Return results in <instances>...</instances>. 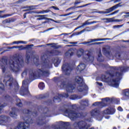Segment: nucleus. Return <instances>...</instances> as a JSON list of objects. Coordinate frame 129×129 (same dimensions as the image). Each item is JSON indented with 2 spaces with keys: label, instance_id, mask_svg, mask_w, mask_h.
Wrapping results in <instances>:
<instances>
[{
  "label": "nucleus",
  "instance_id": "obj_29",
  "mask_svg": "<svg viewBox=\"0 0 129 129\" xmlns=\"http://www.w3.org/2000/svg\"><path fill=\"white\" fill-rule=\"evenodd\" d=\"M70 99H72V100H74L75 99H79V98L78 96L75 95H72L70 97Z\"/></svg>",
  "mask_w": 129,
  "mask_h": 129
},
{
  "label": "nucleus",
  "instance_id": "obj_61",
  "mask_svg": "<svg viewBox=\"0 0 129 129\" xmlns=\"http://www.w3.org/2000/svg\"><path fill=\"white\" fill-rule=\"evenodd\" d=\"M34 61H39V57H37L36 58H34Z\"/></svg>",
  "mask_w": 129,
  "mask_h": 129
},
{
  "label": "nucleus",
  "instance_id": "obj_59",
  "mask_svg": "<svg viewBox=\"0 0 129 129\" xmlns=\"http://www.w3.org/2000/svg\"><path fill=\"white\" fill-rule=\"evenodd\" d=\"M109 11L110 12V13H111V12H113V9H112V7L109 9Z\"/></svg>",
  "mask_w": 129,
  "mask_h": 129
},
{
  "label": "nucleus",
  "instance_id": "obj_21",
  "mask_svg": "<svg viewBox=\"0 0 129 129\" xmlns=\"http://www.w3.org/2000/svg\"><path fill=\"white\" fill-rule=\"evenodd\" d=\"M19 45V44H28V42L24 41H14L13 42L9 44V45H15V44Z\"/></svg>",
  "mask_w": 129,
  "mask_h": 129
},
{
  "label": "nucleus",
  "instance_id": "obj_37",
  "mask_svg": "<svg viewBox=\"0 0 129 129\" xmlns=\"http://www.w3.org/2000/svg\"><path fill=\"white\" fill-rule=\"evenodd\" d=\"M6 105H4L3 103H0V113H2V111L4 106H6Z\"/></svg>",
  "mask_w": 129,
  "mask_h": 129
},
{
  "label": "nucleus",
  "instance_id": "obj_58",
  "mask_svg": "<svg viewBox=\"0 0 129 129\" xmlns=\"http://www.w3.org/2000/svg\"><path fill=\"white\" fill-rule=\"evenodd\" d=\"M97 13L98 14H105V11H98Z\"/></svg>",
  "mask_w": 129,
  "mask_h": 129
},
{
  "label": "nucleus",
  "instance_id": "obj_53",
  "mask_svg": "<svg viewBox=\"0 0 129 129\" xmlns=\"http://www.w3.org/2000/svg\"><path fill=\"white\" fill-rule=\"evenodd\" d=\"M117 110H118L119 111H122V110H123L122 108L121 107H120V106L118 107Z\"/></svg>",
  "mask_w": 129,
  "mask_h": 129
},
{
  "label": "nucleus",
  "instance_id": "obj_34",
  "mask_svg": "<svg viewBox=\"0 0 129 129\" xmlns=\"http://www.w3.org/2000/svg\"><path fill=\"white\" fill-rule=\"evenodd\" d=\"M49 12H50V10H42L41 11H40V12L37 13V14H45V13H49Z\"/></svg>",
  "mask_w": 129,
  "mask_h": 129
},
{
  "label": "nucleus",
  "instance_id": "obj_23",
  "mask_svg": "<svg viewBox=\"0 0 129 129\" xmlns=\"http://www.w3.org/2000/svg\"><path fill=\"white\" fill-rule=\"evenodd\" d=\"M81 104H82V105H85V106H88L89 101L88 99L82 100L81 101Z\"/></svg>",
  "mask_w": 129,
  "mask_h": 129
},
{
  "label": "nucleus",
  "instance_id": "obj_18",
  "mask_svg": "<svg viewBox=\"0 0 129 129\" xmlns=\"http://www.w3.org/2000/svg\"><path fill=\"white\" fill-rule=\"evenodd\" d=\"M102 20H103V21H105L106 23H110L111 22H122V20L121 19L114 20L113 18H103V19H102Z\"/></svg>",
  "mask_w": 129,
  "mask_h": 129
},
{
  "label": "nucleus",
  "instance_id": "obj_14",
  "mask_svg": "<svg viewBox=\"0 0 129 129\" xmlns=\"http://www.w3.org/2000/svg\"><path fill=\"white\" fill-rule=\"evenodd\" d=\"M13 80H14L13 77H8L5 78L4 80H3V82L6 84V85L9 86L10 88H13V85H12V84H13Z\"/></svg>",
  "mask_w": 129,
  "mask_h": 129
},
{
  "label": "nucleus",
  "instance_id": "obj_20",
  "mask_svg": "<svg viewBox=\"0 0 129 129\" xmlns=\"http://www.w3.org/2000/svg\"><path fill=\"white\" fill-rule=\"evenodd\" d=\"M73 54H74L73 49H70L65 53V56L69 58V57H71V56L73 55Z\"/></svg>",
  "mask_w": 129,
  "mask_h": 129
},
{
  "label": "nucleus",
  "instance_id": "obj_46",
  "mask_svg": "<svg viewBox=\"0 0 129 129\" xmlns=\"http://www.w3.org/2000/svg\"><path fill=\"white\" fill-rule=\"evenodd\" d=\"M25 49H26V48L23 45L20 46L18 48V49L20 50H25Z\"/></svg>",
  "mask_w": 129,
  "mask_h": 129
},
{
  "label": "nucleus",
  "instance_id": "obj_1",
  "mask_svg": "<svg viewBox=\"0 0 129 129\" xmlns=\"http://www.w3.org/2000/svg\"><path fill=\"white\" fill-rule=\"evenodd\" d=\"M115 70H117V72L114 74L106 73L105 75H102L101 79L103 82H106L108 84L110 85L113 87L117 88L119 85V80L122 76V73L123 72H126L128 68L122 67H115Z\"/></svg>",
  "mask_w": 129,
  "mask_h": 129
},
{
  "label": "nucleus",
  "instance_id": "obj_60",
  "mask_svg": "<svg viewBox=\"0 0 129 129\" xmlns=\"http://www.w3.org/2000/svg\"><path fill=\"white\" fill-rule=\"evenodd\" d=\"M23 112L24 113H25V112L26 113H29V111L28 110H24Z\"/></svg>",
  "mask_w": 129,
  "mask_h": 129
},
{
  "label": "nucleus",
  "instance_id": "obj_26",
  "mask_svg": "<svg viewBox=\"0 0 129 129\" xmlns=\"http://www.w3.org/2000/svg\"><path fill=\"white\" fill-rule=\"evenodd\" d=\"M98 57L97 58L98 61L99 62H102L103 61V57H102V54H101V52H99L98 54Z\"/></svg>",
  "mask_w": 129,
  "mask_h": 129
},
{
  "label": "nucleus",
  "instance_id": "obj_40",
  "mask_svg": "<svg viewBox=\"0 0 129 129\" xmlns=\"http://www.w3.org/2000/svg\"><path fill=\"white\" fill-rule=\"evenodd\" d=\"M11 22H12V20H11V19H6L3 21V23H4V24H6V23L10 24V23H11Z\"/></svg>",
  "mask_w": 129,
  "mask_h": 129
},
{
  "label": "nucleus",
  "instance_id": "obj_38",
  "mask_svg": "<svg viewBox=\"0 0 129 129\" xmlns=\"http://www.w3.org/2000/svg\"><path fill=\"white\" fill-rule=\"evenodd\" d=\"M118 7H120V4H117V5L112 7V9H113V11H114V10H116V9H117V8H118Z\"/></svg>",
  "mask_w": 129,
  "mask_h": 129
},
{
  "label": "nucleus",
  "instance_id": "obj_33",
  "mask_svg": "<svg viewBox=\"0 0 129 129\" xmlns=\"http://www.w3.org/2000/svg\"><path fill=\"white\" fill-rule=\"evenodd\" d=\"M26 8H27V9H29L30 10H36V8H37V6H27Z\"/></svg>",
  "mask_w": 129,
  "mask_h": 129
},
{
  "label": "nucleus",
  "instance_id": "obj_36",
  "mask_svg": "<svg viewBox=\"0 0 129 129\" xmlns=\"http://www.w3.org/2000/svg\"><path fill=\"white\" fill-rule=\"evenodd\" d=\"M30 60V55L27 53L26 54V57L25 59L26 63H29V61Z\"/></svg>",
  "mask_w": 129,
  "mask_h": 129
},
{
  "label": "nucleus",
  "instance_id": "obj_3",
  "mask_svg": "<svg viewBox=\"0 0 129 129\" xmlns=\"http://www.w3.org/2000/svg\"><path fill=\"white\" fill-rule=\"evenodd\" d=\"M41 69L38 70V72L39 74L43 76H49L48 69L52 68V62L48 60V56L46 54H43L41 58Z\"/></svg>",
  "mask_w": 129,
  "mask_h": 129
},
{
  "label": "nucleus",
  "instance_id": "obj_52",
  "mask_svg": "<svg viewBox=\"0 0 129 129\" xmlns=\"http://www.w3.org/2000/svg\"><path fill=\"white\" fill-rule=\"evenodd\" d=\"M90 5H91V3H89V4H86V5H85L84 6H80L78 8H83V7H87V6H89Z\"/></svg>",
  "mask_w": 129,
  "mask_h": 129
},
{
  "label": "nucleus",
  "instance_id": "obj_45",
  "mask_svg": "<svg viewBox=\"0 0 129 129\" xmlns=\"http://www.w3.org/2000/svg\"><path fill=\"white\" fill-rule=\"evenodd\" d=\"M86 31V29H84L83 30L77 33V35H80V34H82L83 33H84V32Z\"/></svg>",
  "mask_w": 129,
  "mask_h": 129
},
{
  "label": "nucleus",
  "instance_id": "obj_10",
  "mask_svg": "<svg viewBox=\"0 0 129 129\" xmlns=\"http://www.w3.org/2000/svg\"><path fill=\"white\" fill-rule=\"evenodd\" d=\"M21 92L23 93L24 95L29 94V83L28 80H24L22 82Z\"/></svg>",
  "mask_w": 129,
  "mask_h": 129
},
{
  "label": "nucleus",
  "instance_id": "obj_17",
  "mask_svg": "<svg viewBox=\"0 0 129 129\" xmlns=\"http://www.w3.org/2000/svg\"><path fill=\"white\" fill-rule=\"evenodd\" d=\"M8 121L9 117H8L7 116H0V124L6 125V123H7Z\"/></svg>",
  "mask_w": 129,
  "mask_h": 129
},
{
  "label": "nucleus",
  "instance_id": "obj_5",
  "mask_svg": "<svg viewBox=\"0 0 129 129\" xmlns=\"http://www.w3.org/2000/svg\"><path fill=\"white\" fill-rule=\"evenodd\" d=\"M75 80L78 84L77 90L80 92H87L88 88L83 82V79L81 77L77 76L76 77Z\"/></svg>",
  "mask_w": 129,
  "mask_h": 129
},
{
  "label": "nucleus",
  "instance_id": "obj_4",
  "mask_svg": "<svg viewBox=\"0 0 129 129\" xmlns=\"http://www.w3.org/2000/svg\"><path fill=\"white\" fill-rule=\"evenodd\" d=\"M112 101L113 102H116L117 104H118L119 103V101L115 98H106L102 99V102H96L93 104V105H97L99 106V107H103V106H106L108 103H110V102H112Z\"/></svg>",
  "mask_w": 129,
  "mask_h": 129
},
{
  "label": "nucleus",
  "instance_id": "obj_42",
  "mask_svg": "<svg viewBox=\"0 0 129 129\" xmlns=\"http://www.w3.org/2000/svg\"><path fill=\"white\" fill-rule=\"evenodd\" d=\"M5 88V86L3 84H0V92L1 91H3L4 89Z\"/></svg>",
  "mask_w": 129,
  "mask_h": 129
},
{
  "label": "nucleus",
  "instance_id": "obj_44",
  "mask_svg": "<svg viewBox=\"0 0 129 129\" xmlns=\"http://www.w3.org/2000/svg\"><path fill=\"white\" fill-rule=\"evenodd\" d=\"M125 15H124V18H129V12H123Z\"/></svg>",
  "mask_w": 129,
  "mask_h": 129
},
{
  "label": "nucleus",
  "instance_id": "obj_15",
  "mask_svg": "<svg viewBox=\"0 0 129 129\" xmlns=\"http://www.w3.org/2000/svg\"><path fill=\"white\" fill-rule=\"evenodd\" d=\"M115 113V109L113 107H109L102 112V114H114Z\"/></svg>",
  "mask_w": 129,
  "mask_h": 129
},
{
  "label": "nucleus",
  "instance_id": "obj_12",
  "mask_svg": "<svg viewBox=\"0 0 129 129\" xmlns=\"http://www.w3.org/2000/svg\"><path fill=\"white\" fill-rule=\"evenodd\" d=\"M28 72H29V79L31 80L34 78V77L37 76V73H34L33 72L32 70H25L23 72L22 74V77H25L26 75H27V74Z\"/></svg>",
  "mask_w": 129,
  "mask_h": 129
},
{
  "label": "nucleus",
  "instance_id": "obj_2",
  "mask_svg": "<svg viewBox=\"0 0 129 129\" xmlns=\"http://www.w3.org/2000/svg\"><path fill=\"white\" fill-rule=\"evenodd\" d=\"M25 62L22 57H14L13 59H11L8 62V59L6 57L4 56L0 60V66L2 69L3 73L5 72L8 67L15 73L19 72L20 67H23Z\"/></svg>",
  "mask_w": 129,
  "mask_h": 129
},
{
  "label": "nucleus",
  "instance_id": "obj_64",
  "mask_svg": "<svg viewBox=\"0 0 129 129\" xmlns=\"http://www.w3.org/2000/svg\"><path fill=\"white\" fill-rule=\"evenodd\" d=\"M78 4H80V2H76L75 3V5H78Z\"/></svg>",
  "mask_w": 129,
  "mask_h": 129
},
{
  "label": "nucleus",
  "instance_id": "obj_11",
  "mask_svg": "<svg viewBox=\"0 0 129 129\" xmlns=\"http://www.w3.org/2000/svg\"><path fill=\"white\" fill-rule=\"evenodd\" d=\"M99 113H100V110L97 109H95L91 111V116H93V117H96L97 120H102L103 117L100 116Z\"/></svg>",
  "mask_w": 129,
  "mask_h": 129
},
{
  "label": "nucleus",
  "instance_id": "obj_24",
  "mask_svg": "<svg viewBox=\"0 0 129 129\" xmlns=\"http://www.w3.org/2000/svg\"><path fill=\"white\" fill-rule=\"evenodd\" d=\"M96 23V21H93L89 22L88 21H86L84 23L82 24V27H84V26H88V25H91L92 24H95Z\"/></svg>",
  "mask_w": 129,
  "mask_h": 129
},
{
  "label": "nucleus",
  "instance_id": "obj_62",
  "mask_svg": "<svg viewBox=\"0 0 129 129\" xmlns=\"http://www.w3.org/2000/svg\"><path fill=\"white\" fill-rule=\"evenodd\" d=\"M97 84H98L100 86H102V83L97 82Z\"/></svg>",
  "mask_w": 129,
  "mask_h": 129
},
{
  "label": "nucleus",
  "instance_id": "obj_43",
  "mask_svg": "<svg viewBox=\"0 0 129 129\" xmlns=\"http://www.w3.org/2000/svg\"><path fill=\"white\" fill-rule=\"evenodd\" d=\"M124 94L126 96H129V89H127L125 90Z\"/></svg>",
  "mask_w": 129,
  "mask_h": 129
},
{
  "label": "nucleus",
  "instance_id": "obj_50",
  "mask_svg": "<svg viewBox=\"0 0 129 129\" xmlns=\"http://www.w3.org/2000/svg\"><path fill=\"white\" fill-rule=\"evenodd\" d=\"M51 8L53 9L54 10H55L56 11H59V8L55 7V6H52Z\"/></svg>",
  "mask_w": 129,
  "mask_h": 129
},
{
  "label": "nucleus",
  "instance_id": "obj_47",
  "mask_svg": "<svg viewBox=\"0 0 129 129\" xmlns=\"http://www.w3.org/2000/svg\"><path fill=\"white\" fill-rule=\"evenodd\" d=\"M5 99L7 100H11L12 99V98H11V97H10V96L7 95L5 96Z\"/></svg>",
  "mask_w": 129,
  "mask_h": 129
},
{
  "label": "nucleus",
  "instance_id": "obj_19",
  "mask_svg": "<svg viewBox=\"0 0 129 129\" xmlns=\"http://www.w3.org/2000/svg\"><path fill=\"white\" fill-rule=\"evenodd\" d=\"M85 67H86L85 64L81 63L78 66L77 68V71L81 72V71H83V70L85 69Z\"/></svg>",
  "mask_w": 129,
  "mask_h": 129
},
{
  "label": "nucleus",
  "instance_id": "obj_8",
  "mask_svg": "<svg viewBox=\"0 0 129 129\" xmlns=\"http://www.w3.org/2000/svg\"><path fill=\"white\" fill-rule=\"evenodd\" d=\"M65 113L68 114V116L72 120H74L76 117H80V116H83V115L81 113L77 114V112L68 109L65 110Z\"/></svg>",
  "mask_w": 129,
  "mask_h": 129
},
{
  "label": "nucleus",
  "instance_id": "obj_56",
  "mask_svg": "<svg viewBox=\"0 0 129 129\" xmlns=\"http://www.w3.org/2000/svg\"><path fill=\"white\" fill-rule=\"evenodd\" d=\"M72 108L73 109H76V108H77V106L76 105H74L72 106Z\"/></svg>",
  "mask_w": 129,
  "mask_h": 129
},
{
  "label": "nucleus",
  "instance_id": "obj_41",
  "mask_svg": "<svg viewBox=\"0 0 129 129\" xmlns=\"http://www.w3.org/2000/svg\"><path fill=\"white\" fill-rule=\"evenodd\" d=\"M13 87H14L15 90H18L19 89V84L16 83L15 85H13Z\"/></svg>",
  "mask_w": 129,
  "mask_h": 129
},
{
  "label": "nucleus",
  "instance_id": "obj_39",
  "mask_svg": "<svg viewBox=\"0 0 129 129\" xmlns=\"http://www.w3.org/2000/svg\"><path fill=\"white\" fill-rule=\"evenodd\" d=\"M17 105L20 107L23 106V103L21 102V100L20 99L18 100V103H17Z\"/></svg>",
  "mask_w": 129,
  "mask_h": 129
},
{
  "label": "nucleus",
  "instance_id": "obj_9",
  "mask_svg": "<svg viewBox=\"0 0 129 129\" xmlns=\"http://www.w3.org/2000/svg\"><path fill=\"white\" fill-rule=\"evenodd\" d=\"M61 87L66 89L67 92L72 93L75 90V85H72L67 82L62 83Z\"/></svg>",
  "mask_w": 129,
  "mask_h": 129
},
{
  "label": "nucleus",
  "instance_id": "obj_54",
  "mask_svg": "<svg viewBox=\"0 0 129 129\" xmlns=\"http://www.w3.org/2000/svg\"><path fill=\"white\" fill-rule=\"evenodd\" d=\"M103 42H96L92 44V45H99L100 44H102Z\"/></svg>",
  "mask_w": 129,
  "mask_h": 129
},
{
  "label": "nucleus",
  "instance_id": "obj_30",
  "mask_svg": "<svg viewBox=\"0 0 129 129\" xmlns=\"http://www.w3.org/2000/svg\"><path fill=\"white\" fill-rule=\"evenodd\" d=\"M38 87L39 88H40V89L42 90V89H44V88H45V84H44V83H40L38 85Z\"/></svg>",
  "mask_w": 129,
  "mask_h": 129
},
{
  "label": "nucleus",
  "instance_id": "obj_25",
  "mask_svg": "<svg viewBox=\"0 0 129 129\" xmlns=\"http://www.w3.org/2000/svg\"><path fill=\"white\" fill-rule=\"evenodd\" d=\"M48 15H38V18L37 19V20H38L39 21H41V20H48V19L49 18H47L46 17H47Z\"/></svg>",
  "mask_w": 129,
  "mask_h": 129
},
{
  "label": "nucleus",
  "instance_id": "obj_7",
  "mask_svg": "<svg viewBox=\"0 0 129 129\" xmlns=\"http://www.w3.org/2000/svg\"><path fill=\"white\" fill-rule=\"evenodd\" d=\"M110 49V48L109 47V46L107 45L103 48V52L104 54H105V55H107L108 57V56H110V57H112L113 58L116 57L117 59H120V53H115V52H109Z\"/></svg>",
  "mask_w": 129,
  "mask_h": 129
},
{
  "label": "nucleus",
  "instance_id": "obj_31",
  "mask_svg": "<svg viewBox=\"0 0 129 129\" xmlns=\"http://www.w3.org/2000/svg\"><path fill=\"white\" fill-rule=\"evenodd\" d=\"M48 21H52V22H54V23H56V24H61V22H62V20H54L53 19H52L51 18L48 19Z\"/></svg>",
  "mask_w": 129,
  "mask_h": 129
},
{
  "label": "nucleus",
  "instance_id": "obj_35",
  "mask_svg": "<svg viewBox=\"0 0 129 129\" xmlns=\"http://www.w3.org/2000/svg\"><path fill=\"white\" fill-rule=\"evenodd\" d=\"M2 13H4V11H0V15ZM10 16H11V15H10V14H6L4 16H0V18H7L8 17H10Z\"/></svg>",
  "mask_w": 129,
  "mask_h": 129
},
{
  "label": "nucleus",
  "instance_id": "obj_63",
  "mask_svg": "<svg viewBox=\"0 0 129 129\" xmlns=\"http://www.w3.org/2000/svg\"><path fill=\"white\" fill-rule=\"evenodd\" d=\"M119 12V10H116V11L114 12V14L115 15V14H117Z\"/></svg>",
  "mask_w": 129,
  "mask_h": 129
},
{
  "label": "nucleus",
  "instance_id": "obj_16",
  "mask_svg": "<svg viewBox=\"0 0 129 129\" xmlns=\"http://www.w3.org/2000/svg\"><path fill=\"white\" fill-rule=\"evenodd\" d=\"M106 40H109V38H100V39H90L89 41H85L82 43L84 45H88L90 43H93L96 41H106Z\"/></svg>",
  "mask_w": 129,
  "mask_h": 129
},
{
  "label": "nucleus",
  "instance_id": "obj_51",
  "mask_svg": "<svg viewBox=\"0 0 129 129\" xmlns=\"http://www.w3.org/2000/svg\"><path fill=\"white\" fill-rule=\"evenodd\" d=\"M62 95L63 97H66V98H67L69 96L68 94H67V93H64Z\"/></svg>",
  "mask_w": 129,
  "mask_h": 129
},
{
  "label": "nucleus",
  "instance_id": "obj_55",
  "mask_svg": "<svg viewBox=\"0 0 129 129\" xmlns=\"http://www.w3.org/2000/svg\"><path fill=\"white\" fill-rule=\"evenodd\" d=\"M109 13H110V12H109V9H106V11H105V14H109Z\"/></svg>",
  "mask_w": 129,
  "mask_h": 129
},
{
  "label": "nucleus",
  "instance_id": "obj_49",
  "mask_svg": "<svg viewBox=\"0 0 129 129\" xmlns=\"http://www.w3.org/2000/svg\"><path fill=\"white\" fill-rule=\"evenodd\" d=\"M24 2H26V0H19L17 1V4H22Z\"/></svg>",
  "mask_w": 129,
  "mask_h": 129
},
{
  "label": "nucleus",
  "instance_id": "obj_22",
  "mask_svg": "<svg viewBox=\"0 0 129 129\" xmlns=\"http://www.w3.org/2000/svg\"><path fill=\"white\" fill-rule=\"evenodd\" d=\"M10 115L11 116V117H17V113H16V108H12V111L10 112Z\"/></svg>",
  "mask_w": 129,
  "mask_h": 129
},
{
  "label": "nucleus",
  "instance_id": "obj_32",
  "mask_svg": "<svg viewBox=\"0 0 129 129\" xmlns=\"http://www.w3.org/2000/svg\"><path fill=\"white\" fill-rule=\"evenodd\" d=\"M44 119H45V118H42L39 120H37L38 124H39L40 125H41V124H43V123H45V122L44 121Z\"/></svg>",
  "mask_w": 129,
  "mask_h": 129
},
{
  "label": "nucleus",
  "instance_id": "obj_27",
  "mask_svg": "<svg viewBox=\"0 0 129 129\" xmlns=\"http://www.w3.org/2000/svg\"><path fill=\"white\" fill-rule=\"evenodd\" d=\"M60 62H61V60H60V59H59L58 58H55L54 61V66L55 67H57L58 65H59V64H60Z\"/></svg>",
  "mask_w": 129,
  "mask_h": 129
},
{
  "label": "nucleus",
  "instance_id": "obj_28",
  "mask_svg": "<svg viewBox=\"0 0 129 129\" xmlns=\"http://www.w3.org/2000/svg\"><path fill=\"white\" fill-rule=\"evenodd\" d=\"M47 46H51L52 48H53V49H58V48H59V46L56 45L55 43H49L47 44Z\"/></svg>",
  "mask_w": 129,
  "mask_h": 129
},
{
  "label": "nucleus",
  "instance_id": "obj_13",
  "mask_svg": "<svg viewBox=\"0 0 129 129\" xmlns=\"http://www.w3.org/2000/svg\"><path fill=\"white\" fill-rule=\"evenodd\" d=\"M62 70L64 74H66V75H69L71 72V70H72V68L68 63H66L62 66Z\"/></svg>",
  "mask_w": 129,
  "mask_h": 129
},
{
  "label": "nucleus",
  "instance_id": "obj_6",
  "mask_svg": "<svg viewBox=\"0 0 129 129\" xmlns=\"http://www.w3.org/2000/svg\"><path fill=\"white\" fill-rule=\"evenodd\" d=\"M77 55L79 58L83 56V58H84L85 60H86V61H91V62H92L94 59L93 56L89 54V52L84 51V50L82 48L77 51Z\"/></svg>",
  "mask_w": 129,
  "mask_h": 129
},
{
  "label": "nucleus",
  "instance_id": "obj_48",
  "mask_svg": "<svg viewBox=\"0 0 129 129\" xmlns=\"http://www.w3.org/2000/svg\"><path fill=\"white\" fill-rule=\"evenodd\" d=\"M121 0H111L110 2H114V4H116V3H119Z\"/></svg>",
  "mask_w": 129,
  "mask_h": 129
},
{
  "label": "nucleus",
  "instance_id": "obj_57",
  "mask_svg": "<svg viewBox=\"0 0 129 129\" xmlns=\"http://www.w3.org/2000/svg\"><path fill=\"white\" fill-rule=\"evenodd\" d=\"M118 26L119 25H114L113 27V29H119V27H118Z\"/></svg>",
  "mask_w": 129,
  "mask_h": 129
}]
</instances>
